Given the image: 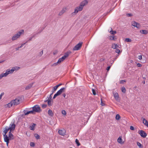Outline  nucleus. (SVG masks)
I'll return each instance as SVG.
<instances>
[{
	"mask_svg": "<svg viewBox=\"0 0 148 148\" xmlns=\"http://www.w3.org/2000/svg\"><path fill=\"white\" fill-rule=\"evenodd\" d=\"M92 91L93 93V94L94 95H96V93L95 92V90L93 88L92 89Z\"/></svg>",
	"mask_w": 148,
	"mask_h": 148,
	"instance_id": "obj_39",
	"label": "nucleus"
},
{
	"mask_svg": "<svg viewBox=\"0 0 148 148\" xmlns=\"http://www.w3.org/2000/svg\"><path fill=\"white\" fill-rule=\"evenodd\" d=\"M88 3V2L87 0H84L80 3L79 6L82 8V9H83L84 7L87 5Z\"/></svg>",
	"mask_w": 148,
	"mask_h": 148,
	"instance_id": "obj_7",
	"label": "nucleus"
},
{
	"mask_svg": "<svg viewBox=\"0 0 148 148\" xmlns=\"http://www.w3.org/2000/svg\"><path fill=\"white\" fill-rule=\"evenodd\" d=\"M116 49V50H115V51L116 53H120V50L119 49Z\"/></svg>",
	"mask_w": 148,
	"mask_h": 148,
	"instance_id": "obj_44",
	"label": "nucleus"
},
{
	"mask_svg": "<svg viewBox=\"0 0 148 148\" xmlns=\"http://www.w3.org/2000/svg\"><path fill=\"white\" fill-rule=\"evenodd\" d=\"M59 87V86H58V85H56V86H54L53 87L55 88V89H57V88H58V87Z\"/></svg>",
	"mask_w": 148,
	"mask_h": 148,
	"instance_id": "obj_58",
	"label": "nucleus"
},
{
	"mask_svg": "<svg viewBox=\"0 0 148 148\" xmlns=\"http://www.w3.org/2000/svg\"><path fill=\"white\" fill-rule=\"evenodd\" d=\"M116 119L117 120H119L120 118V116L119 114H117L116 116Z\"/></svg>",
	"mask_w": 148,
	"mask_h": 148,
	"instance_id": "obj_34",
	"label": "nucleus"
},
{
	"mask_svg": "<svg viewBox=\"0 0 148 148\" xmlns=\"http://www.w3.org/2000/svg\"><path fill=\"white\" fill-rule=\"evenodd\" d=\"M53 89L52 90V93L51 94V95H52V94L54 92L56 91L57 89H55V88H54V87H53Z\"/></svg>",
	"mask_w": 148,
	"mask_h": 148,
	"instance_id": "obj_49",
	"label": "nucleus"
},
{
	"mask_svg": "<svg viewBox=\"0 0 148 148\" xmlns=\"http://www.w3.org/2000/svg\"><path fill=\"white\" fill-rule=\"evenodd\" d=\"M65 59L64 58V57H62V58H59L58 60V62L59 63V64H60L61 62H63Z\"/></svg>",
	"mask_w": 148,
	"mask_h": 148,
	"instance_id": "obj_24",
	"label": "nucleus"
},
{
	"mask_svg": "<svg viewBox=\"0 0 148 148\" xmlns=\"http://www.w3.org/2000/svg\"><path fill=\"white\" fill-rule=\"evenodd\" d=\"M3 77H4L3 76L2 73L0 75V79H1Z\"/></svg>",
	"mask_w": 148,
	"mask_h": 148,
	"instance_id": "obj_59",
	"label": "nucleus"
},
{
	"mask_svg": "<svg viewBox=\"0 0 148 148\" xmlns=\"http://www.w3.org/2000/svg\"><path fill=\"white\" fill-rule=\"evenodd\" d=\"M132 25L135 27H137L138 28H139L140 27L139 24L135 21L133 22L132 24Z\"/></svg>",
	"mask_w": 148,
	"mask_h": 148,
	"instance_id": "obj_12",
	"label": "nucleus"
},
{
	"mask_svg": "<svg viewBox=\"0 0 148 148\" xmlns=\"http://www.w3.org/2000/svg\"><path fill=\"white\" fill-rule=\"evenodd\" d=\"M6 145H7V146H8V143H9V141H8V142H6Z\"/></svg>",
	"mask_w": 148,
	"mask_h": 148,
	"instance_id": "obj_63",
	"label": "nucleus"
},
{
	"mask_svg": "<svg viewBox=\"0 0 148 148\" xmlns=\"http://www.w3.org/2000/svg\"><path fill=\"white\" fill-rule=\"evenodd\" d=\"M130 129L132 130H134V127L132 126H130Z\"/></svg>",
	"mask_w": 148,
	"mask_h": 148,
	"instance_id": "obj_51",
	"label": "nucleus"
},
{
	"mask_svg": "<svg viewBox=\"0 0 148 148\" xmlns=\"http://www.w3.org/2000/svg\"><path fill=\"white\" fill-rule=\"evenodd\" d=\"M43 53V51L42 50V51H41V52H40L39 54H40V56H42V55Z\"/></svg>",
	"mask_w": 148,
	"mask_h": 148,
	"instance_id": "obj_55",
	"label": "nucleus"
},
{
	"mask_svg": "<svg viewBox=\"0 0 148 148\" xmlns=\"http://www.w3.org/2000/svg\"><path fill=\"white\" fill-rule=\"evenodd\" d=\"M11 131H10L9 132V137L10 139V140H13L14 138L13 135L12 134L11 132Z\"/></svg>",
	"mask_w": 148,
	"mask_h": 148,
	"instance_id": "obj_16",
	"label": "nucleus"
},
{
	"mask_svg": "<svg viewBox=\"0 0 148 148\" xmlns=\"http://www.w3.org/2000/svg\"><path fill=\"white\" fill-rule=\"evenodd\" d=\"M4 93V92H2L0 95V99H1L2 98V96L3 95Z\"/></svg>",
	"mask_w": 148,
	"mask_h": 148,
	"instance_id": "obj_46",
	"label": "nucleus"
},
{
	"mask_svg": "<svg viewBox=\"0 0 148 148\" xmlns=\"http://www.w3.org/2000/svg\"><path fill=\"white\" fill-rule=\"evenodd\" d=\"M138 58L139 60H141L142 59V56H138Z\"/></svg>",
	"mask_w": 148,
	"mask_h": 148,
	"instance_id": "obj_50",
	"label": "nucleus"
},
{
	"mask_svg": "<svg viewBox=\"0 0 148 148\" xmlns=\"http://www.w3.org/2000/svg\"><path fill=\"white\" fill-rule=\"evenodd\" d=\"M58 64H59V63L57 62L55 63H53V64H52L51 65V66H56L58 65Z\"/></svg>",
	"mask_w": 148,
	"mask_h": 148,
	"instance_id": "obj_41",
	"label": "nucleus"
},
{
	"mask_svg": "<svg viewBox=\"0 0 148 148\" xmlns=\"http://www.w3.org/2000/svg\"><path fill=\"white\" fill-rule=\"evenodd\" d=\"M83 42H79L73 48V51H77L79 50L81 47Z\"/></svg>",
	"mask_w": 148,
	"mask_h": 148,
	"instance_id": "obj_4",
	"label": "nucleus"
},
{
	"mask_svg": "<svg viewBox=\"0 0 148 148\" xmlns=\"http://www.w3.org/2000/svg\"><path fill=\"white\" fill-rule=\"evenodd\" d=\"M51 100L49 99L47 100V101H48V104L49 106H51L52 105V104L51 103Z\"/></svg>",
	"mask_w": 148,
	"mask_h": 148,
	"instance_id": "obj_29",
	"label": "nucleus"
},
{
	"mask_svg": "<svg viewBox=\"0 0 148 148\" xmlns=\"http://www.w3.org/2000/svg\"><path fill=\"white\" fill-rule=\"evenodd\" d=\"M4 141L5 142L9 141L10 139L9 137H8L7 135L3 136Z\"/></svg>",
	"mask_w": 148,
	"mask_h": 148,
	"instance_id": "obj_19",
	"label": "nucleus"
},
{
	"mask_svg": "<svg viewBox=\"0 0 148 148\" xmlns=\"http://www.w3.org/2000/svg\"><path fill=\"white\" fill-rule=\"evenodd\" d=\"M110 32H111V34H114L116 33V32L115 31H112V28H111V31Z\"/></svg>",
	"mask_w": 148,
	"mask_h": 148,
	"instance_id": "obj_38",
	"label": "nucleus"
},
{
	"mask_svg": "<svg viewBox=\"0 0 148 148\" xmlns=\"http://www.w3.org/2000/svg\"><path fill=\"white\" fill-rule=\"evenodd\" d=\"M24 32V30L22 29L18 32L16 34L13 35L11 38L12 40L14 41L20 38L21 35L23 34Z\"/></svg>",
	"mask_w": 148,
	"mask_h": 148,
	"instance_id": "obj_1",
	"label": "nucleus"
},
{
	"mask_svg": "<svg viewBox=\"0 0 148 148\" xmlns=\"http://www.w3.org/2000/svg\"><path fill=\"white\" fill-rule=\"evenodd\" d=\"M66 133V131L64 129H62L61 130H58V133L60 135L64 136L65 135Z\"/></svg>",
	"mask_w": 148,
	"mask_h": 148,
	"instance_id": "obj_8",
	"label": "nucleus"
},
{
	"mask_svg": "<svg viewBox=\"0 0 148 148\" xmlns=\"http://www.w3.org/2000/svg\"><path fill=\"white\" fill-rule=\"evenodd\" d=\"M15 125L14 124H10V127H9V128H10V131H12L14 130L15 129Z\"/></svg>",
	"mask_w": 148,
	"mask_h": 148,
	"instance_id": "obj_13",
	"label": "nucleus"
},
{
	"mask_svg": "<svg viewBox=\"0 0 148 148\" xmlns=\"http://www.w3.org/2000/svg\"><path fill=\"white\" fill-rule=\"evenodd\" d=\"M118 47L117 44H113L112 45V48L114 49H116Z\"/></svg>",
	"mask_w": 148,
	"mask_h": 148,
	"instance_id": "obj_27",
	"label": "nucleus"
},
{
	"mask_svg": "<svg viewBox=\"0 0 148 148\" xmlns=\"http://www.w3.org/2000/svg\"><path fill=\"white\" fill-rule=\"evenodd\" d=\"M71 53V52H68L65 53L64 55L62 57H64V58L65 59L66 58L68 57L69 55Z\"/></svg>",
	"mask_w": 148,
	"mask_h": 148,
	"instance_id": "obj_22",
	"label": "nucleus"
},
{
	"mask_svg": "<svg viewBox=\"0 0 148 148\" xmlns=\"http://www.w3.org/2000/svg\"><path fill=\"white\" fill-rule=\"evenodd\" d=\"M127 16H132V15L131 14H127Z\"/></svg>",
	"mask_w": 148,
	"mask_h": 148,
	"instance_id": "obj_60",
	"label": "nucleus"
},
{
	"mask_svg": "<svg viewBox=\"0 0 148 148\" xmlns=\"http://www.w3.org/2000/svg\"><path fill=\"white\" fill-rule=\"evenodd\" d=\"M65 89V88H63L60 89L57 92V93L58 94V95H60L63 92V91Z\"/></svg>",
	"mask_w": 148,
	"mask_h": 148,
	"instance_id": "obj_17",
	"label": "nucleus"
},
{
	"mask_svg": "<svg viewBox=\"0 0 148 148\" xmlns=\"http://www.w3.org/2000/svg\"><path fill=\"white\" fill-rule=\"evenodd\" d=\"M12 103H13L14 106L17 105L20 103L19 100L18 99H15L12 101Z\"/></svg>",
	"mask_w": 148,
	"mask_h": 148,
	"instance_id": "obj_9",
	"label": "nucleus"
},
{
	"mask_svg": "<svg viewBox=\"0 0 148 148\" xmlns=\"http://www.w3.org/2000/svg\"><path fill=\"white\" fill-rule=\"evenodd\" d=\"M32 111H33L34 114L35 112H40L41 110L39 106L37 105L32 107Z\"/></svg>",
	"mask_w": 148,
	"mask_h": 148,
	"instance_id": "obj_3",
	"label": "nucleus"
},
{
	"mask_svg": "<svg viewBox=\"0 0 148 148\" xmlns=\"http://www.w3.org/2000/svg\"><path fill=\"white\" fill-rule=\"evenodd\" d=\"M62 95L64 97H65L66 96V94L65 93H63L62 94Z\"/></svg>",
	"mask_w": 148,
	"mask_h": 148,
	"instance_id": "obj_62",
	"label": "nucleus"
},
{
	"mask_svg": "<svg viewBox=\"0 0 148 148\" xmlns=\"http://www.w3.org/2000/svg\"><path fill=\"white\" fill-rule=\"evenodd\" d=\"M66 7L63 8L62 10L59 13L58 15L61 16L66 12Z\"/></svg>",
	"mask_w": 148,
	"mask_h": 148,
	"instance_id": "obj_11",
	"label": "nucleus"
},
{
	"mask_svg": "<svg viewBox=\"0 0 148 148\" xmlns=\"http://www.w3.org/2000/svg\"><path fill=\"white\" fill-rule=\"evenodd\" d=\"M125 41L127 42H131L132 40L129 38H126L125 39Z\"/></svg>",
	"mask_w": 148,
	"mask_h": 148,
	"instance_id": "obj_36",
	"label": "nucleus"
},
{
	"mask_svg": "<svg viewBox=\"0 0 148 148\" xmlns=\"http://www.w3.org/2000/svg\"><path fill=\"white\" fill-rule=\"evenodd\" d=\"M32 37H31L29 38L28 40L26 42V43H27V42H28L29 41H31L32 40Z\"/></svg>",
	"mask_w": 148,
	"mask_h": 148,
	"instance_id": "obj_47",
	"label": "nucleus"
},
{
	"mask_svg": "<svg viewBox=\"0 0 148 148\" xmlns=\"http://www.w3.org/2000/svg\"><path fill=\"white\" fill-rule=\"evenodd\" d=\"M30 145L31 147H34L35 146V145L34 143L31 142L30 143Z\"/></svg>",
	"mask_w": 148,
	"mask_h": 148,
	"instance_id": "obj_40",
	"label": "nucleus"
},
{
	"mask_svg": "<svg viewBox=\"0 0 148 148\" xmlns=\"http://www.w3.org/2000/svg\"><path fill=\"white\" fill-rule=\"evenodd\" d=\"M138 133L143 138L146 137L147 136V134L144 131L142 130H139Z\"/></svg>",
	"mask_w": 148,
	"mask_h": 148,
	"instance_id": "obj_6",
	"label": "nucleus"
},
{
	"mask_svg": "<svg viewBox=\"0 0 148 148\" xmlns=\"http://www.w3.org/2000/svg\"><path fill=\"white\" fill-rule=\"evenodd\" d=\"M48 114L49 116H53V114L52 111L50 110H48Z\"/></svg>",
	"mask_w": 148,
	"mask_h": 148,
	"instance_id": "obj_26",
	"label": "nucleus"
},
{
	"mask_svg": "<svg viewBox=\"0 0 148 148\" xmlns=\"http://www.w3.org/2000/svg\"><path fill=\"white\" fill-rule=\"evenodd\" d=\"M20 68V67L18 66H15L13 67L12 69V70H14V71L16 70H18Z\"/></svg>",
	"mask_w": 148,
	"mask_h": 148,
	"instance_id": "obj_28",
	"label": "nucleus"
},
{
	"mask_svg": "<svg viewBox=\"0 0 148 148\" xmlns=\"http://www.w3.org/2000/svg\"><path fill=\"white\" fill-rule=\"evenodd\" d=\"M125 82V81L124 80H121L120 82V83L121 84H123L124 82Z\"/></svg>",
	"mask_w": 148,
	"mask_h": 148,
	"instance_id": "obj_56",
	"label": "nucleus"
},
{
	"mask_svg": "<svg viewBox=\"0 0 148 148\" xmlns=\"http://www.w3.org/2000/svg\"><path fill=\"white\" fill-rule=\"evenodd\" d=\"M34 136L37 139H39L40 138V136L39 135L37 134H35L34 135Z\"/></svg>",
	"mask_w": 148,
	"mask_h": 148,
	"instance_id": "obj_30",
	"label": "nucleus"
},
{
	"mask_svg": "<svg viewBox=\"0 0 148 148\" xmlns=\"http://www.w3.org/2000/svg\"><path fill=\"white\" fill-rule=\"evenodd\" d=\"M140 32L141 34H147L148 33V31L146 30H140Z\"/></svg>",
	"mask_w": 148,
	"mask_h": 148,
	"instance_id": "obj_21",
	"label": "nucleus"
},
{
	"mask_svg": "<svg viewBox=\"0 0 148 148\" xmlns=\"http://www.w3.org/2000/svg\"><path fill=\"white\" fill-rule=\"evenodd\" d=\"M117 142L119 143L123 144L124 143V142L122 141V139L121 137L120 136L117 139Z\"/></svg>",
	"mask_w": 148,
	"mask_h": 148,
	"instance_id": "obj_18",
	"label": "nucleus"
},
{
	"mask_svg": "<svg viewBox=\"0 0 148 148\" xmlns=\"http://www.w3.org/2000/svg\"><path fill=\"white\" fill-rule=\"evenodd\" d=\"M26 43V42H25V43H23V44H22L21 45V46H20V47H20V48H21L23 46V45H24Z\"/></svg>",
	"mask_w": 148,
	"mask_h": 148,
	"instance_id": "obj_57",
	"label": "nucleus"
},
{
	"mask_svg": "<svg viewBox=\"0 0 148 148\" xmlns=\"http://www.w3.org/2000/svg\"><path fill=\"white\" fill-rule=\"evenodd\" d=\"M47 105L46 104H43L42 105V108H45L47 107Z\"/></svg>",
	"mask_w": 148,
	"mask_h": 148,
	"instance_id": "obj_43",
	"label": "nucleus"
},
{
	"mask_svg": "<svg viewBox=\"0 0 148 148\" xmlns=\"http://www.w3.org/2000/svg\"><path fill=\"white\" fill-rule=\"evenodd\" d=\"M75 142L78 146H79L80 145V144L79 142V140L77 139H76Z\"/></svg>",
	"mask_w": 148,
	"mask_h": 148,
	"instance_id": "obj_35",
	"label": "nucleus"
},
{
	"mask_svg": "<svg viewBox=\"0 0 148 148\" xmlns=\"http://www.w3.org/2000/svg\"><path fill=\"white\" fill-rule=\"evenodd\" d=\"M24 113L25 115H27L29 114H34L33 111L32 110L30 111H27V112L24 110Z\"/></svg>",
	"mask_w": 148,
	"mask_h": 148,
	"instance_id": "obj_20",
	"label": "nucleus"
},
{
	"mask_svg": "<svg viewBox=\"0 0 148 148\" xmlns=\"http://www.w3.org/2000/svg\"><path fill=\"white\" fill-rule=\"evenodd\" d=\"M19 48H20L19 47H18L16 48L15 49L16 51H18L19 49Z\"/></svg>",
	"mask_w": 148,
	"mask_h": 148,
	"instance_id": "obj_61",
	"label": "nucleus"
},
{
	"mask_svg": "<svg viewBox=\"0 0 148 148\" xmlns=\"http://www.w3.org/2000/svg\"><path fill=\"white\" fill-rule=\"evenodd\" d=\"M142 120L144 124L147 127H148V122L145 118H142Z\"/></svg>",
	"mask_w": 148,
	"mask_h": 148,
	"instance_id": "obj_14",
	"label": "nucleus"
},
{
	"mask_svg": "<svg viewBox=\"0 0 148 148\" xmlns=\"http://www.w3.org/2000/svg\"><path fill=\"white\" fill-rule=\"evenodd\" d=\"M14 72V70L12 69H8L6 71L5 73H2L3 77H6L9 74L13 73Z\"/></svg>",
	"mask_w": 148,
	"mask_h": 148,
	"instance_id": "obj_5",
	"label": "nucleus"
},
{
	"mask_svg": "<svg viewBox=\"0 0 148 148\" xmlns=\"http://www.w3.org/2000/svg\"><path fill=\"white\" fill-rule=\"evenodd\" d=\"M137 144L138 146H139V148H143V146L140 143L137 142Z\"/></svg>",
	"mask_w": 148,
	"mask_h": 148,
	"instance_id": "obj_31",
	"label": "nucleus"
},
{
	"mask_svg": "<svg viewBox=\"0 0 148 148\" xmlns=\"http://www.w3.org/2000/svg\"><path fill=\"white\" fill-rule=\"evenodd\" d=\"M113 95L114 98L116 99H118L119 98V95L117 93H113Z\"/></svg>",
	"mask_w": 148,
	"mask_h": 148,
	"instance_id": "obj_25",
	"label": "nucleus"
},
{
	"mask_svg": "<svg viewBox=\"0 0 148 148\" xmlns=\"http://www.w3.org/2000/svg\"><path fill=\"white\" fill-rule=\"evenodd\" d=\"M62 114L64 115H65L66 114V112L65 111V110H62Z\"/></svg>",
	"mask_w": 148,
	"mask_h": 148,
	"instance_id": "obj_42",
	"label": "nucleus"
},
{
	"mask_svg": "<svg viewBox=\"0 0 148 148\" xmlns=\"http://www.w3.org/2000/svg\"><path fill=\"white\" fill-rule=\"evenodd\" d=\"M10 128H9V127L7 126H6L5 128H3V132L4 134H3V136L6 135V134L8 131L10 130Z\"/></svg>",
	"mask_w": 148,
	"mask_h": 148,
	"instance_id": "obj_10",
	"label": "nucleus"
},
{
	"mask_svg": "<svg viewBox=\"0 0 148 148\" xmlns=\"http://www.w3.org/2000/svg\"><path fill=\"white\" fill-rule=\"evenodd\" d=\"M9 108H10L12 106H14L13 105V103H12V101L10 102V103H9L7 104Z\"/></svg>",
	"mask_w": 148,
	"mask_h": 148,
	"instance_id": "obj_33",
	"label": "nucleus"
},
{
	"mask_svg": "<svg viewBox=\"0 0 148 148\" xmlns=\"http://www.w3.org/2000/svg\"><path fill=\"white\" fill-rule=\"evenodd\" d=\"M82 8L80 7L79 6L75 8L74 12L71 14V16H74L79 12L82 11Z\"/></svg>",
	"mask_w": 148,
	"mask_h": 148,
	"instance_id": "obj_2",
	"label": "nucleus"
},
{
	"mask_svg": "<svg viewBox=\"0 0 148 148\" xmlns=\"http://www.w3.org/2000/svg\"><path fill=\"white\" fill-rule=\"evenodd\" d=\"M121 91L122 92L125 93L126 92V90L125 88L124 87H122L121 88Z\"/></svg>",
	"mask_w": 148,
	"mask_h": 148,
	"instance_id": "obj_32",
	"label": "nucleus"
},
{
	"mask_svg": "<svg viewBox=\"0 0 148 148\" xmlns=\"http://www.w3.org/2000/svg\"><path fill=\"white\" fill-rule=\"evenodd\" d=\"M35 36V35L34 34V35H33L31 37H32V38H33Z\"/></svg>",
	"mask_w": 148,
	"mask_h": 148,
	"instance_id": "obj_64",
	"label": "nucleus"
},
{
	"mask_svg": "<svg viewBox=\"0 0 148 148\" xmlns=\"http://www.w3.org/2000/svg\"><path fill=\"white\" fill-rule=\"evenodd\" d=\"M33 83H31L30 84H29L28 86H26V87L25 88V89L26 90H27L31 88L32 87L33 85Z\"/></svg>",
	"mask_w": 148,
	"mask_h": 148,
	"instance_id": "obj_15",
	"label": "nucleus"
},
{
	"mask_svg": "<svg viewBox=\"0 0 148 148\" xmlns=\"http://www.w3.org/2000/svg\"><path fill=\"white\" fill-rule=\"evenodd\" d=\"M101 105L102 106H104L105 105V104L103 102L102 100V99H101Z\"/></svg>",
	"mask_w": 148,
	"mask_h": 148,
	"instance_id": "obj_45",
	"label": "nucleus"
},
{
	"mask_svg": "<svg viewBox=\"0 0 148 148\" xmlns=\"http://www.w3.org/2000/svg\"><path fill=\"white\" fill-rule=\"evenodd\" d=\"M141 64L140 63H138V64H137V66L138 67H141Z\"/></svg>",
	"mask_w": 148,
	"mask_h": 148,
	"instance_id": "obj_53",
	"label": "nucleus"
},
{
	"mask_svg": "<svg viewBox=\"0 0 148 148\" xmlns=\"http://www.w3.org/2000/svg\"><path fill=\"white\" fill-rule=\"evenodd\" d=\"M58 96V95L57 93H56L54 95L53 98V99H55L56 98V97Z\"/></svg>",
	"mask_w": 148,
	"mask_h": 148,
	"instance_id": "obj_48",
	"label": "nucleus"
},
{
	"mask_svg": "<svg viewBox=\"0 0 148 148\" xmlns=\"http://www.w3.org/2000/svg\"><path fill=\"white\" fill-rule=\"evenodd\" d=\"M110 39L111 40H114V36H111L110 37Z\"/></svg>",
	"mask_w": 148,
	"mask_h": 148,
	"instance_id": "obj_37",
	"label": "nucleus"
},
{
	"mask_svg": "<svg viewBox=\"0 0 148 148\" xmlns=\"http://www.w3.org/2000/svg\"><path fill=\"white\" fill-rule=\"evenodd\" d=\"M110 68V66H108L106 68V70L108 71H109Z\"/></svg>",
	"mask_w": 148,
	"mask_h": 148,
	"instance_id": "obj_54",
	"label": "nucleus"
},
{
	"mask_svg": "<svg viewBox=\"0 0 148 148\" xmlns=\"http://www.w3.org/2000/svg\"><path fill=\"white\" fill-rule=\"evenodd\" d=\"M51 94L50 95V96H49V97H47V98H48V99L47 100L50 99V100H52V99H51L52 97L51 96Z\"/></svg>",
	"mask_w": 148,
	"mask_h": 148,
	"instance_id": "obj_52",
	"label": "nucleus"
},
{
	"mask_svg": "<svg viewBox=\"0 0 148 148\" xmlns=\"http://www.w3.org/2000/svg\"><path fill=\"white\" fill-rule=\"evenodd\" d=\"M36 125V124L33 123L32 125L30 126V129L31 130H34Z\"/></svg>",
	"mask_w": 148,
	"mask_h": 148,
	"instance_id": "obj_23",
	"label": "nucleus"
}]
</instances>
